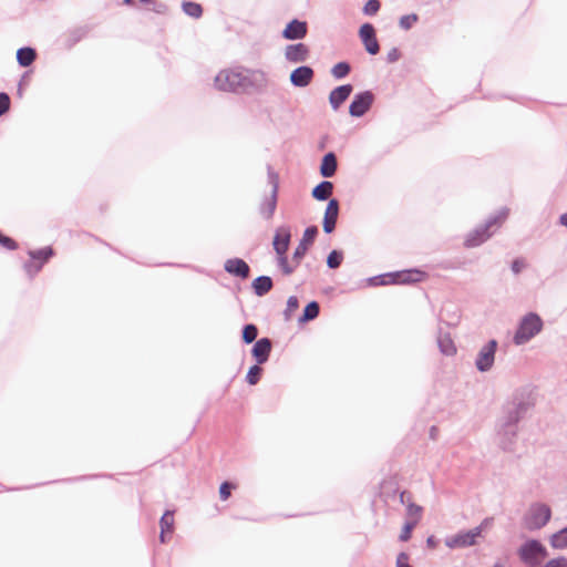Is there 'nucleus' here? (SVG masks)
<instances>
[{"label": "nucleus", "mask_w": 567, "mask_h": 567, "mask_svg": "<svg viewBox=\"0 0 567 567\" xmlns=\"http://www.w3.org/2000/svg\"><path fill=\"white\" fill-rule=\"evenodd\" d=\"M308 27L305 21L293 19L282 31L286 40H301L307 35Z\"/></svg>", "instance_id": "17"}, {"label": "nucleus", "mask_w": 567, "mask_h": 567, "mask_svg": "<svg viewBox=\"0 0 567 567\" xmlns=\"http://www.w3.org/2000/svg\"><path fill=\"white\" fill-rule=\"evenodd\" d=\"M497 346V341L492 339L480 349L475 359V367L480 372H487L493 368Z\"/></svg>", "instance_id": "9"}, {"label": "nucleus", "mask_w": 567, "mask_h": 567, "mask_svg": "<svg viewBox=\"0 0 567 567\" xmlns=\"http://www.w3.org/2000/svg\"><path fill=\"white\" fill-rule=\"evenodd\" d=\"M35 51L31 48H22L17 52V59L20 65L29 66L35 60Z\"/></svg>", "instance_id": "28"}, {"label": "nucleus", "mask_w": 567, "mask_h": 567, "mask_svg": "<svg viewBox=\"0 0 567 567\" xmlns=\"http://www.w3.org/2000/svg\"><path fill=\"white\" fill-rule=\"evenodd\" d=\"M435 430H436L435 427H432V429H431V436H432V437H434V431H435Z\"/></svg>", "instance_id": "57"}, {"label": "nucleus", "mask_w": 567, "mask_h": 567, "mask_svg": "<svg viewBox=\"0 0 567 567\" xmlns=\"http://www.w3.org/2000/svg\"><path fill=\"white\" fill-rule=\"evenodd\" d=\"M351 84H343L333 89L329 94V103L337 111L349 99L352 93Z\"/></svg>", "instance_id": "19"}, {"label": "nucleus", "mask_w": 567, "mask_h": 567, "mask_svg": "<svg viewBox=\"0 0 567 567\" xmlns=\"http://www.w3.org/2000/svg\"><path fill=\"white\" fill-rule=\"evenodd\" d=\"M123 1H124V3H126V4H132V3H133V0H123Z\"/></svg>", "instance_id": "56"}, {"label": "nucleus", "mask_w": 567, "mask_h": 567, "mask_svg": "<svg viewBox=\"0 0 567 567\" xmlns=\"http://www.w3.org/2000/svg\"><path fill=\"white\" fill-rule=\"evenodd\" d=\"M258 329L255 324H247L243 330V340L245 343H251L256 340Z\"/></svg>", "instance_id": "34"}, {"label": "nucleus", "mask_w": 567, "mask_h": 567, "mask_svg": "<svg viewBox=\"0 0 567 567\" xmlns=\"http://www.w3.org/2000/svg\"><path fill=\"white\" fill-rule=\"evenodd\" d=\"M507 215L508 209L504 208L498 213L497 216L489 218L485 225L475 228L467 235L465 239V246L477 247L484 241H486L491 237V233H488V229L494 225H499L503 220L506 219Z\"/></svg>", "instance_id": "6"}, {"label": "nucleus", "mask_w": 567, "mask_h": 567, "mask_svg": "<svg viewBox=\"0 0 567 567\" xmlns=\"http://www.w3.org/2000/svg\"><path fill=\"white\" fill-rule=\"evenodd\" d=\"M543 326L544 322L537 313L528 312L519 320L513 342L516 346L526 344L543 330Z\"/></svg>", "instance_id": "2"}, {"label": "nucleus", "mask_w": 567, "mask_h": 567, "mask_svg": "<svg viewBox=\"0 0 567 567\" xmlns=\"http://www.w3.org/2000/svg\"><path fill=\"white\" fill-rule=\"evenodd\" d=\"M342 259L343 255L341 251L332 250L327 258V265L329 268L336 269L341 265Z\"/></svg>", "instance_id": "35"}, {"label": "nucleus", "mask_w": 567, "mask_h": 567, "mask_svg": "<svg viewBox=\"0 0 567 567\" xmlns=\"http://www.w3.org/2000/svg\"><path fill=\"white\" fill-rule=\"evenodd\" d=\"M406 514L411 520L419 523L422 515V507L414 504L413 502H409L406 506Z\"/></svg>", "instance_id": "37"}, {"label": "nucleus", "mask_w": 567, "mask_h": 567, "mask_svg": "<svg viewBox=\"0 0 567 567\" xmlns=\"http://www.w3.org/2000/svg\"><path fill=\"white\" fill-rule=\"evenodd\" d=\"M374 95L371 91H364L355 94L349 106V113L353 117L363 116L372 106Z\"/></svg>", "instance_id": "10"}, {"label": "nucleus", "mask_w": 567, "mask_h": 567, "mask_svg": "<svg viewBox=\"0 0 567 567\" xmlns=\"http://www.w3.org/2000/svg\"><path fill=\"white\" fill-rule=\"evenodd\" d=\"M426 544H427L429 547L434 548L436 546V539L434 538V536H430L426 539Z\"/></svg>", "instance_id": "52"}, {"label": "nucleus", "mask_w": 567, "mask_h": 567, "mask_svg": "<svg viewBox=\"0 0 567 567\" xmlns=\"http://www.w3.org/2000/svg\"><path fill=\"white\" fill-rule=\"evenodd\" d=\"M10 104L9 95L7 93H0V116L9 111Z\"/></svg>", "instance_id": "46"}, {"label": "nucleus", "mask_w": 567, "mask_h": 567, "mask_svg": "<svg viewBox=\"0 0 567 567\" xmlns=\"http://www.w3.org/2000/svg\"><path fill=\"white\" fill-rule=\"evenodd\" d=\"M215 87L234 92L244 89V78L240 70L225 69L215 75Z\"/></svg>", "instance_id": "8"}, {"label": "nucleus", "mask_w": 567, "mask_h": 567, "mask_svg": "<svg viewBox=\"0 0 567 567\" xmlns=\"http://www.w3.org/2000/svg\"><path fill=\"white\" fill-rule=\"evenodd\" d=\"M299 308V301H298V298L295 297V296H291L288 298L287 300V307H286V310L284 312L285 315V319L286 320H290L293 312Z\"/></svg>", "instance_id": "36"}, {"label": "nucleus", "mask_w": 567, "mask_h": 567, "mask_svg": "<svg viewBox=\"0 0 567 567\" xmlns=\"http://www.w3.org/2000/svg\"><path fill=\"white\" fill-rule=\"evenodd\" d=\"M337 157L333 153H327L320 165V174L323 177H332L337 171Z\"/></svg>", "instance_id": "24"}, {"label": "nucleus", "mask_w": 567, "mask_h": 567, "mask_svg": "<svg viewBox=\"0 0 567 567\" xmlns=\"http://www.w3.org/2000/svg\"><path fill=\"white\" fill-rule=\"evenodd\" d=\"M380 1L379 0H369L362 11L365 16H374L378 13V11L380 10Z\"/></svg>", "instance_id": "41"}, {"label": "nucleus", "mask_w": 567, "mask_h": 567, "mask_svg": "<svg viewBox=\"0 0 567 567\" xmlns=\"http://www.w3.org/2000/svg\"><path fill=\"white\" fill-rule=\"evenodd\" d=\"M174 523H175V519H174L173 512H169V511L165 512L159 522V524H161L159 538H161L162 543H165L167 540L166 537L173 533Z\"/></svg>", "instance_id": "23"}, {"label": "nucleus", "mask_w": 567, "mask_h": 567, "mask_svg": "<svg viewBox=\"0 0 567 567\" xmlns=\"http://www.w3.org/2000/svg\"><path fill=\"white\" fill-rule=\"evenodd\" d=\"M551 517V509L548 505L543 503L533 504L527 511L524 524L529 530H536L544 527Z\"/></svg>", "instance_id": "7"}, {"label": "nucleus", "mask_w": 567, "mask_h": 567, "mask_svg": "<svg viewBox=\"0 0 567 567\" xmlns=\"http://www.w3.org/2000/svg\"><path fill=\"white\" fill-rule=\"evenodd\" d=\"M277 260H278V265L281 267L282 271L286 275H290L295 270V267H291L288 264L286 254L285 255H277Z\"/></svg>", "instance_id": "44"}, {"label": "nucleus", "mask_w": 567, "mask_h": 567, "mask_svg": "<svg viewBox=\"0 0 567 567\" xmlns=\"http://www.w3.org/2000/svg\"><path fill=\"white\" fill-rule=\"evenodd\" d=\"M400 502L408 506V503L412 502V501H411L410 495L406 492H401L400 493Z\"/></svg>", "instance_id": "51"}, {"label": "nucleus", "mask_w": 567, "mask_h": 567, "mask_svg": "<svg viewBox=\"0 0 567 567\" xmlns=\"http://www.w3.org/2000/svg\"><path fill=\"white\" fill-rule=\"evenodd\" d=\"M545 567H567L566 557H557L546 563Z\"/></svg>", "instance_id": "47"}, {"label": "nucleus", "mask_w": 567, "mask_h": 567, "mask_svg": "<svg viewBox=\"0 0 567 567\" xmlns=\"http://www.w3.org/2000/svg\"><path fill=\"white\" fill-rule=\"evenodd\" d=\"M183 10L186 14L193 18H199L203 13L202 6L196 2H184Z\"/></svg>", "instance_id": "33"}, {"label": "nucleus", "mask_w": 567, "mask_h": 567, "mask_svg": "<svg viewBox=\"0 0 567 567\" xmlns=\"http://www.w3.org/2000/svg\"><path fill=\"white\" fill-rule=\"evenodd\" d=\"M559 224L567 228V214H563L559 216Z\"/></svg>", "instance_id": "53"}, {"label": "nucleus", "mask_w": 567, "mask_h": 567, "mask_svg": "<svg viewBox=\"0 0 567 567\" xmlns=\"http://www.w3.org/2000/svg\"><path fill=\"white\" fill-rule=\"evenodd\" d=\"M534 403L528 395L516 393L503 406V414L497 423V434L501 437V444L504 450H508L513 439L517 434L518 422L533 408Z\"/></svg>", "instance_id": "1"}, {"label": "nucleus", "mask_w": 567, "mask_h": 567, "mask_svg": "<svg viewBox=\"0 0 567 567\" xmlns=\"http://www.w3.org/2000/svg\"><path fill=\"white\" fill-rule=\"evenodd\" d=\"M251 287L258 297H262L271 290L272 280L268 276H259L252 281Z\"/></svg>", "instance_id": "26"}, {"label": "nucleus", "mask_w": 567, "mask_h": 567, "mask_svg": "<svg viewBox=\"0 0 567 567\" xmlns=\"http://www.w3.org/2000/svg\"><path fill=\"white\" fill-rule=\"evenodd\" d=\"M237 485L230 482H224L219 487V497L221 501L229 498L231 491L236 489Z\"/></svg>", "instance_id": "40"}, {"label": "nucleus", "mask_w": 567, "mask_h": 567, "mask_svg": "<svg viewBox=\"0 0 567 567\" xmlns=\"http://www.w3.org/2000/svg\"><path fill=\"white\" fill-rule=\"evenodd\" d=\"M359 38L362 41L364 49L369 54L375 55L379 52L380 45L377 40L375 30L372 24H362L359 29Z\"/></svg>", "instance_id": "12"}, {"label": "nucleus", "mask_w": 567, "mask_h": 567, "mask_svg": "<svg viewBox=\"0 0 567 567\" xmlns=\"http://www.w3.org/2000/svg\"><path fill=\"white\" fill-rule=\"evenodd\" d=\"M339 215V203L337 199H330L323 216V230L327 234L333 231Z\"/></svg>", "instance_id": "20"}, {"label": "nucleus", "mask_w": 567, "mask_h": 567, "mask_svg": "<svg viewBox=\"0 0 567 567\" xmlns=\"http://www.w3.org/2000/svg\"><path fill=\"white\" fill-rule=\"evenodd\" d=\"M333 190V184L328 181L321 182L312 189V196L317 200H327Z\"/></svg>", "instance_id": "27"}, {"label": "nucleus", "mask_w": 567, "mask_h": 567, "mask_svg": "<svg viewBox=\"0 0 567 567\" xmlns=\"http://www.w3.org/2000/svg\"><path fill=\"white\" fill-rule=\"evenodd\" d=\"M225 270L241 279H247L249 277L250 268L248 264L240 258H230L225 261L224 265Z\"/></svg>", "instance_id": "18"}, {"label": "nucleus", "mask_w": 567, "mask_h": 567, "mask_svg": "<svg viewBox=\"0 0 567 567\" xmlns=\"http://www.w3.org/2000/svg\"><path fill=\"white\" fill-rule=\"evenodd\" d=\"M437 346H439L440 351L444 355L452 357L456 353V347L449 333H442V332L439 333Z\"/></svg>", "instance_id": "25"}, {"label": "nucleus", "mask_w": 567, "mask_h": 567, "mask_svg": "<svg viewBox=\"0 0 567 567\" xmlns=\"http://www.w3.org/2000/svg\"><path fill=\"white\" fill-rule=\"evenodd\" d=\"M319 315V305L316 301L308 303L303 310L302 317L299 319L301 322L310 321Z\"/></svg>", "instance_id": "31"}, {"label": "nucleus", "mask_w": 567, "mask_h": 567, "mask_svg": "<svg viewBox=\"0 0 567 567\" xmlns=\"http://www.w3.org/2000/svg\"><path fill=\"white\" fill-rule=\"evenodd\" d=\"M244 78V89L249 86H264L267 84V74L261 70H244L241 71Z\"/></svg>", "instance_id": "21"}, {"label": "nucleus", "mask_w": 567, "mask_h": 567, "mask_svg": "<svg viewBox=\"0 0 567 567\" xmlns=\"http://www.w3.org/2000/svg\"><path fill=\"white\" fill-rule=\"evenodd\" d=\"M416 524H417V522H415V520H408L401 530L400 540H402V542L409 540L411 537V532L415 527Z\"/></svg>", "instance_id": "42"}, {"label": "nucleus", "mask_w": 567, "mask_h": 567, "mask_svg": "<svg viewBox=\"0 0 567 567\" xmlns=\"http://www.w3.org/2000/svg\"><path fill=\"white\" fill-rule=\"evenodd\" d=\"M271 351V341L268 338H262L256 341L252 348V355L258 364L265 363Z\"/></svg>", "instance_id": "22"}, {"label": "nucleus", "mask_w": 567, "mask_h": 567, "mask_svg": "<svg viewBox=\"0 0 567 567\" xmlns=\"http://www.w3.org/2000/svg\"><path fill=\"white\" fill-rule=\"evenodd\" d=\"M53 255L54 251L51 247L29 251L30 258L34 261L41 262L42 265H44Z\"/></svg>", "instance_id": "30"}, {"label": "nucleus", "mask_w": 567, "mask_h": 567, "mask_svg": "<svg viewBox=\"0 0 567 567\" xmlns=\"http://www.w3.org/2000/svg\"><path fill=\"white\" fill-rule=\"evenodd\" d=\"M267 178L268 184L271 186V192L262 198L258 210L264 219L270 220L276 212L279 189V175L270 165L267 166Z\"/></svg>", "instance_id": "3"}, {"label": "nucleus", "mask_w": 567, "mask_h": 567, "mask_svg": "<svg viewBox=\"0 0 567 567\" xmlns=\"http://www.w3.org/2000/svg\"><path fill=\"white\" fill-rule=\"evenodd\" d=\"M0 245L9 250H14L18 248V244L10 237L0 233Z\"/></svg>", "instance_id": "45"}, {"label": "nucleus", "mask_w": 567, "mask_h": 567, "mask_svg": "<svg viewBox=\"0 0 567 567\" xmlns=\"http://www.w3.org/2000/svg\"><path fill=\"white\" fill-rule=\"evenodd\" d=\"M511 268L515 275H518L523 269L526 268V262L524 259L517 258L512 262Z\"/></svg>", "instance_id": "48"}, {"label": "nucleus", "mask_w": 567, "mask_h": 567, "mask_svg": "<svg viewBox=\"0 0 567 567\" xmlns=\"http://www.w3.org/2000/svg\"><path fill=\"white\" fill-rule=\"evenodd\" d=\"M417 19L419 17L415 13L402 16L400 18L399 25L404 30H409L417 21Z\"/></svg>", "instance_id": "39"}, {"label": "nucleus", "mask_w": 567, "mask_h": 567, "mask_svg": "<svg viewBox=\"0 0 567 567\" xmlns=\"http://www.w3.org/2000/svg\"><path fill=\"white\" fill-rule=\"evenodd\" d=\"M396 567H411L409 564V555L406 553H400L396 557Z\"/></svg>", "instance_id": "49"}, {"label": "nucleus", "mask_w": 567, "mask_h": 567, "mask_svg": "<svg viewBox=\"0 0 567 567\" xmlns=\"http://www.w3.org/2000/svg\"><path fill=\"white\" fill-rule=\"evenodd\" d=\"M488 526V519H484L478 526L470 530H461L457 534L447 536L444 540L450 549L466 548L474 546L483 530Z\"/></svg>", "instance_id": "4"}, {"label": "nucleus", "mask_w": 567, "mask_h": 567, "mask_svg": "<svg viewBox=\"0 0 567 567\" xmlns=\"http://www.w3.org/2000/svg\"><path fill=\"white\" fill-rule=\"evenodd\" d=\"M421 275L422 274L417 270L404 271V272H396V274H389L385 276L373 277L370 279V281L373 285H386L390 282L409 284V282L420 281Z\"/></svg>", "instance_id": "11"}, {"label": "nucleus", "mask_w": 567, "mask_h": 567, "mask_svg": "<svg viewBox=\"0 0 567 567\" xmlns=\"http://www.w3.org/2000/svg\"><path fill=\"white\" fill-rule=\"evenodd\" d=\"M43 265L39 261H34L33 259L30 258V261H28L25 265H24V270L27 271V274L29 276H34L37 275L41 269H42Z\"/></svg>", "instance_id": "43"}, {"label": "nucleus", "mask_w": 567, "mask_h": 567, "mask_svg": "<svg viewBox=\"0 0 567 567\" xmlns=\"http://www.w3.org/2000/svg\"><path fill=\"white\" fill-rule=\"evenodd\" d=\"M400 59V51L396 48H392L386 55L389 63H394Z\"/></svg>", "instance_id": "50"}, {"label": "nucleus", "mask_w": 567, "mask_h": 567, "mask_svg": "<svg viewBox=\"0 0 567 567\" xmlns=\"http://www.w3.org/2000/svg\"><path fill=\"white\" fill-rule=\"evenodd\" d=\"M549 543L556 549L567 548V527L553 534L549 538Z\"/></svg>", "instance_id": "29"}, {"label": "nucleus", "mask_w": 567, "mask_h": 567, "mask_svg": "<svg viewBox=\"0 0 567 567\" xmlns=\"http://www.w3.org/2000/svg\"><path fill=\"white\" fill-rule=\"evenodd\" d=\"M317 234H318V228L316 226L308 227L303 231L302 238H301L299 245L297 246V248L295 249V252L292 256V259L296 262V266H298L300 264V260L306 255L309 246L312 245Z\"/></svg>", "instance_id": "14"}, {"label": "nucleus", "mask_w": 567, "mask_h": 567, "mask_svg": "<svg viewBox=\"0 0 567 567\" xmlns=\"http://www.w3.org/2000/svg\"><path fill=\"white\" fill-rule=\"evenodd\" d=\"M310 50L305 43L289 44L284 50L287 62L292 64L303 63L309 59Z\"/></svg>", "instance_id": "13"}, {"label": "nucleus", "mask_w": 567, "mask_h": 567, "mask_svg": "<svg viewBox=\"0 0 567 567\" xmlns=\"http://www.w3.org/2000/svg\"><path fill=\"white\" fill-rule=\"evenodd\" d=\"M290 237L291 234L288 226H280L276 229L272 246L277 255H285L287 252Z\"/></svg>", "instance_id": "16"}, {"label": "nucleus", "mask_w": 567, "mask_h": 567, "mask_svg": "<svg viewBox=\"0 0 567 567\" xmlns=\"http://www.w3.org/2000/svg\"><path fill=\"white\" fill-rule=\"evenodd\" d=\"M261 372H262V369L258 364L252 365L248 370V373L246 375L247 382L251 385L256 384L260 379Z\"/></svg>", "instance_id": "38"}, {"label": "nucleus", "mask_w": 567, "mask_h": 567, "mask_svg": "<svg viewBox=\"0 0 567 567\" xmlns=\"http://www.w3.org/2000/svg\"><path fill=\"white\" fill-rule=\"evenodd\" d=\"M315 71L307 65H301L296 68L290 73V83L296 87H306L308 86L311 81L313 80Z\"/></svg>", "instance_id": "15"}, {"label": "nucleus", "mask_w": 567, "mask_h": 567, "mask_svg": "<svg viewBox=\"0 0 567 567\" xmlns=\"http://www.w3.org/2000/svg\"><path fill=\"white\" fill-rule=\"evenodd\" d=\"M350 64L347 62H339L334 64L331 69V75L337 79H343L350 73Z\"/></svg>", "instance_id": "32"}, {"label": "nucleus", "mask_w": 567, "mask_h": 567, "mask_svg": "<svg viewBox=\"0 0 567 567\" xmlns=\"http://www.w3.org/2000/svg\"><path fill=\"white\" fill-rule=\"evenodd\" d=\"M81 37H82V33H79V34H78V35L72 40V42H75V41L80 40V39H81Z\"/></svg>", "instance_id": "55"}, {"label": "nucleus", "mask_w": 567, "mask_h": 567, "mask_svg": "<svg viewBox=\"0 0 567 567\" xmlns=\"http://www.w3.org/2000/svg\"><path fill=\"white\" fill-rule=\"evenodd\" d=\"M141 2L143 3H146V4H151L153 3L155 0H140Z\"/></svg>", "instance_id": "54"}, {"label": "nucleus", "mask_w": 567, "mask_h": 567, "mask_svg": "<svg viewBox=\"0 0 567 567\" xmlns=\"http://www.w3.org/2000/svg\"><path fill=\"white\" fill-rule=\"evenodd\" d=\"M547 555L545 546L536 539L527 540L518 549L520 560L528 567H538Z\"/></svg>", "instance_id": "5"}]
</instances>
